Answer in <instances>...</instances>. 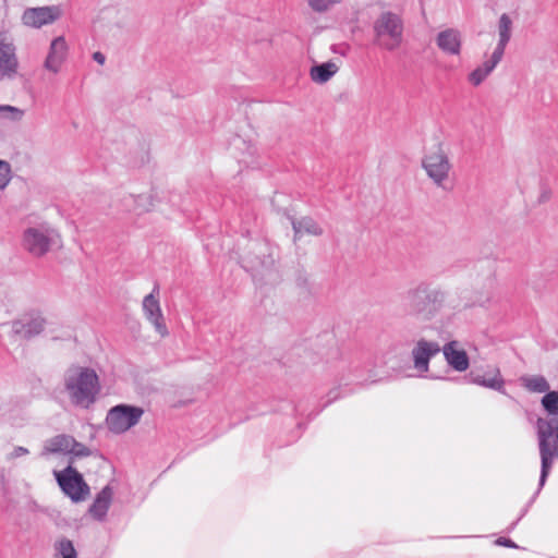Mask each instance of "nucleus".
<instances>
[{"label": "nucleus", "instance_id": "f257e3e1", "mask_svg": "<svg viewBox=\"0 0 558 558\" xmlns=\"http://www.w3.org/2000/svg\"><path fill=\"white\" fill-rule=\"evenodd\" d=\"M447 292L425 281L408 289L401 295V310L404 315L417 320L429 322L444 308Z\"/></svg>", "mask_w": 558, "mask_h": 558}, {"label": "nucleus", "instance_id": "f03ea898", "mask_svg": "<svg viewBox=\"0 0 558 558\" xmlns=\"http://www.w3.org/2000/svg\"><path fill=\"white\" fill-rule=\"evenodd\" d=\"M62 384L71 403L81 409H89L101 390L96 371L78 364H71L64 371Z\"/></svg>", "mask_w": 558, "mask_h": 558}, {"label": "nucleus", "instance_id": "7ed1b4c3", "mask_svg": "<svg viewBox=\"0 0 558 558\" xmlns=\"http://www.w3.org/2000/svg\"><path fill=\"white\" fill-rule=\"evenodd\" d=\"M536 435L541 456V474L538 487L525 505L529 508L535 502L546 484L555 460L558 459V420L545 421L543 417H538L536 421Z\"/></svg>", "mask_w": 558, "mask_h": 558}, {"label": "nucleus", "instance_id": "20e7f679", "mask_svg": "<svg viewBox=\"0 0 558 558\" xmlns=\"http://www.w3.org/2000/svg\"><path fill=\"white\" fill-rule=\"evenodd\" d=\"M536 435L541 456V474L538 487L525 505L529 508L535 502L546 484L555 460L558 459V420L545 421L543 417H538L536 421Z\"/></svg>", "mask_w": 558, "mask_h": 558}, {"label": "nucleus", "instance_id": "39448f33", "mask_svg": "<svg viewBox=\"0 0 558 558\" xmlns=\"http://www.w3.org/2000/svg\"><path fill=\"white\" fill-rule=\"evenodd\" d=\"M403 21L397 13L385 11L373 23L374 44L387 50L398 49L403 39Z\"/></svg>", "mask_w": 558, "mask_h": 558}, {"label": "nucleus", "instance_id": "423d86ee", "mask_svg": "<svg viewBox=\"0 0 558 558\" xmlns=\"http://www.w3.org/2000/svg\"><path fill=\"white\" fill-rule=\"evenodd\" d=\"M143 414L144 410L141 407L120 403L108 411L106 423L110 432L123 434L135 426Z\"/></svg>", "mask_w": 558, "mask_h": 558}, {"label": "nucleus", "instance_id": "0eeeda50", "mask_svg": "<svg viewBox=\"0 0 558 558\" xmlns=\"http://www.w3.org/2000/svg\"><path fill=\"white\" fill-rule=\"evenodd\" d=\"M53 474L62 493L73 502L85 500L89 494V486L76 469L68 465L62 471H54Z\"/></svg>", "mask_w": 558, "mask_h": 558}, {"label": "nucleus", "instance_id": "6e6552de", "mask_svg": "<svg viewBox=\"0 0 558 558\" xmlns=\"http://www.w3.org/2000/svg\"><path fill=\"white\" fill-rule=\"evenodd\" d=\"M422 167L437 186L446 189L444 182L448 179L451 163L440 144L437 145L435 150L425 154L422 159Z\"/></svg>", "mask_w": 558, "mask_h": 558}, {"label": "nucleus", "instance_id": "1a4fd4ad", "mask_svg": "<svg viewBox=\"0 0 558 558\" xmlns=\"http://www.w3.org/2000/svg\"><path fill=\"white\" fill-rule=\"evenodd\" d=\"M56 235L51 229L29 227L23 232L22 245L31 255L41 257L50 251Z\"/></svg>", "mask_w": 558, "mask_h": 558}, {"label": "nucleus", "instance_id": "9d476101", "mask_svg": "<svg viewBox=\"0 0 558 558\" xmlns=\"http://www.w3.org/2000/svg\"><path fill=\"white\" fill-rule=\"evenodd\" d=\"M62 15V9L59 5H46L27 8L22 15L24 25L33 28H40L52 24Z\"/></svg>", "mask_w": 558, "mask_h": 558}, {"label": "nucleus", "instance_id": "9b49d317", "mask_svg": "<svg viewBox=\"0 0 558 558\" xmlns=\"http://www.w3.org/2000/svg\"><path fill=\"white\" fill-rule=\"evenodd\" d=\"M440 351L441 348L436 341H428L424 338L417 340L411 353L414 368L421 373L428 372L430 359Z\"/></svg>", "mask_w": 558, "mask_h": 558}, {"label": "nucleus", "instance_id": "f8f14e48", "mask_svg": "<svg viewBox=\"0 0 558 558\" xmlns=\"http://www.w3.org/2000/svg\"><path fill=\"white\" fill-rule=\"evenodd\" d=\"M159 286L156 283L153 291L147 294L143 300V312L147 320H149L156 328V330L165 336L168 333L167 327L163 323V316L158 300Z\"/></svg>", "mask_w": 558, "mask_h": 558}, {"label": "nucleus", "instance_id": "ddd939ff", "mask_svg": "<svg viewBox=\"0 0 558 558\" xmlns=\"http://www.w3.org/2000/svg\"><path fill=\"white\" fill-rule=\"evenodd\" d=\"M466 379L470 384L488 388L508 396L507 390L505 388V379L500 373V369L497 367L489 369L485 374H481L476 371H471L468 374Z\"/></svg>", "mask_w": 558, "mask_h": 558}, {"label": "nucleus", "instance_id": "4468645a", "mask_svg": "<svg viewBox=\"0 0 558 558\" xmlns=\"http://www.w3.org/2000/svg\"><path fill=\"white\" fill-rule=\"evenodd\" d=\"M46 326V319L39 315H32L28 318L12 322V332L25 340H31L40 335Z\"/></svg>", "mask_w": 558, "mask_h": 558}, {"label": "nucleus", "instance_id": "2eb2a0df", "mask_svg": "<svg viewBox=\"0 0 558 558\" xmlns=\"http://www.w3.org/2000/svg\"><path fill=\"white\" fill-rule=\"evenodd\" d=\"M19 62L15 54V47L0 40V80H12L17 73Z\"/></svg>", "mask_w": 558, "mask_h": 558}, {"label": "nucleus", "instance_id": "dca6fc26", "mask_svg": "<svg viewBox=\"0 0 558 558\" xmlns=\"http://www.w3.org/2000/svg\"><path fill=\"white\" fill-rule=\"evenodd\" d=\"M66 49L68 46L64 37H56L50 44L49 52L44 63L45 69L58 73L65 59Z\"/></svg>", "mask_w": 558, "mask_h": 558}, {"label": "nucleus", "instance_id": "f3484780", "mask_svg": "<svg viewBox=\"0 0 558 558\" xmlns=\"http://www.w3.org/2000/svg\"><path fill=\"white\" fill-rule=\"evenodd\" d=\"M444 356L450 367L457 372H465L470 366L468 353L462 349H457V342L450 341L441 349Z\"/></svg>", "mask_w": 558, "mask_h": 558}, {"label": "nucleus", "instance_id": "a211bd4d", "mask_svg": "<svg viewBox=\"0 0 558 558\" xmlns=\"http://www.w3.org/2000/svg\"><path fill=\"white\" fill-rule=\"evenodd\" d=\"M113 496V490L109 485H106L95 497L93 504L90 505L88 512L90 515L99 521H105L108 510L111 505Z\"/></svg>", "mask_w": 558, "mask_h": 558}, {"label": "nucleus", "instance_id": "6ab92c4d", "mask_svg": "<svg viewBox=\"0 0 558 558\" xmlns=\"http://www.w3.org/2000/svg\"><path fill=\"white\" fill-rule=\"evenodd\" d=\"M438 48L447 54H459L461 51V36L459 31L447 28L438 33L436 37Z\"/></svg>", "mask_w": 558, "mask_h": 558}, {"label": "nucleus", "instance_id": "aec40b11", "mask_svg": "<svg viewBox=\"0 0 558 558\" xmlns=\"http://www.w3.org/2000/svg\"><path fill=\"white\" fill-rule=\"evenodd\" d=\"M294 232V241L302 238L304 233L319 236L324 233L323 228L312 217L305 216L301 219L289 217Z\"/></svg>", "mask_w": 558, "mask_h": 558}, {"label": "nucleus", "instance_id": "412c9836", "mask_svg": "<svg viewBox=\"0 0 558 558\" xmlns=\"http://www.w3.org/2000/svg\"><path fill=\"white\" fill-rule=\"evenodd\" d=\"M74 437L65 434L57 435L50 439H47L44 445L41 456L51 453H70L71 444H73Z\"/></svg>", "mask_w": 558, "mask_h": 558}, {"label": "nucleus", "instance_id": "4be33fe9", "mask_svg": "<svg viewBox=\"0 0 558 558\" xmlns=\"http://www.w3.org/2000/svg\"><path fill=\"white\" fill-rule=\"evenodd\" d=\"M125 210L134 211L137 215L150 210L153 206L151 197L145 194H130L123 198Z\"/></svg>", "mask_w": 558, "mask_h": 558}, {"label": "nucleus", "instance_id": "5701e85b", "mask_svg": "<svg viewBox=\"0 0 558 558\" xmlns=\"http://www.w3.org/2000/svg\"><path fill=\"white\" fill-rule=\"evenodd\" d=\"M338 71V66L331 62H323L311 68L310 75L313 82L324 84L328 82Z\"/></svg>", "mask_w": 558, "mask_h": 558}, {"label": "nucleus", "instance_id": "b1692460", "mask_svg": "<svg viewBox=\"0 0 558 558\" xmlns=\"http://www.w3.org/2000/svg\"><path fill=\"white\" fill-rule=\"evenodd\" d=\"M511 26L512 21L509 17V15L506 13L501 14L498 23L499 40L495 49L505 52L506 46L508 45L511 38Z\"/></svg>", "mask_w": 558, "mask_h": 558}, {"label": "nucleus", "instance_id": "393cba45", "mask_svg": "<svg viewBox=\"0 0 558 558\" xmlns=\"http://www.w3.org/2000/svg\"><path fill=\"white\" fill-rule=\"evenodd\" d=\"M522 386L531 392L544 393L549 390V384L542 375L522 376Z\"/></svg>", "mask_w": 558, "mask_h": 558}, {"label": "nucleus", "instance_id": "a878e982", "mask_svg": "<svg viewBox=\"0 0 558 558\" xmlns=\"http://www.w3.org/2000/svg\"><path fill=\"white\" fill-rule=\"evenodd\" d=\"M541 403L544 410L547 412L548 416H550L548 420L544 418L545 421H555L558 420V391L556 390H548L547 392H544Z\"/></svg>", "mask_w": 558, "mask_h": 558}, {"label": "nucleus", "instance_id": "bb28decb", "mask_svg": "<svg viewBox=\"0 0 558 558\" xmlns=\"http://www.w3.org/2000/svg\"><path fill=\"white\" fill-rule=\"evenodd\" d=\"M57 558H77L76 549L73 542L63 537L56 543Z\"/></svg>", "mask_w": 558, "mask_h": 558}, {"label": "nucleus", "instance_id": "cd10ccee", "mask_svg": "<svg viewBox=\"0 0 558 558\" xmlns=\"http://www.w3.org/2000/svg\"><path fill=\"white\" fill-rule=\"evenodd\" d=\"M24 111L10 105H0V118L17 122L22 120Z\"/></svg>", "mask_w": 558, "mask_h": 558}, {"label": "nucleus", "instance_id": "c85d7f7f", "mask_svg": "<svg viewBox=\"0 0 558 558\" xmlns=\"http://www.w3.org/2000/svg\"><path fill=\"white\" fill-rule=\"evenodd\" d=\"M340 2L341 0H307L308 7L316 13L327 12Z\"/></svg>", "mask_w": 558, "mask_h": 558}, {"label": "nucleus", "instance_id": "c756f323", "mask_svg": "<svg viewBox=\"0 0 558 558\" xmlns=\"http://www.w3.org/2000/svg\"><path fill=\"white\" fill-rule=\"evenodd\" d=\"M504 53L505 52L498 49H494L490 59L485 61L482 65H480V68H482L489 75L497 66V64L501 61Z\"/></svg>", "mask_w": 558, "mask_h": 558}, {"label": "nucleus", "instance_id": "7c9ffc66", "mask_svg": "<svg viewBox=\"0 0 558 558\" xmlns=\"http://www.w3.org/2000/svg\"><path fill=\"white\" fill-rule=\"evenodd\" d=\"M11 181V166L8 161L0 159V190L5 189Z\"/></svg>", "mask_w": 558, "mask_h": 558}, {"label": "nucleus", "instance_id": "2f4dec72", "mask_svg": "<svg viewBox=\"0 0 558 558\" xmlns=\"http://www.w3.org/2000/svg\"><path fill=\"white\" fill-rule=\"evenodd\" d=\"M69 454H72L73 457H76V458H85V457H89L92 454V450L88 447H86L84 444L78 442L74 438L73 444H71V449H70Z\"/></svg>", "mask_w": 558, "mask_h": 558}, {"label": "nucleus", "instance_id": "473e14b6", "mask_svg": "<svg viewBox=\"0 0 558 558\" xmlns=\"http://www.w3.org/2000/svg\"><path fill=\"white\" fill-rule=\"evenodd\" d=\"M487 76L488 74L482 68L477 66L469 74V82L474 86H478Z\"/></svg>", "mask_w": 558, "mask_h": 558}, {"label": "nucleus", "instance_id": "72a5a7b5", "mask_svg": "<svg viewBox=\"0 0 558 558\" xmlns=\"http://www.w3.org/2000/svg\"><path fill=\"white\" fill-rule=\"evenodd\" d=\"M328 399L327 401L323 404V407L316 412L314 413V416L317 415L324 408H326L328 404H330L331 402L338 400L341 396H340V388L337 387V388H333L331 389L328 395H327Z\"/></svg>", "mask_w": 558, "mask_h": 558}, {"label": "nucleus", "instance_id": "f704fd0d", "mask_svg": "<svg viewBox=\"0 0 558 558\" xmlns=\"http://www.w3.org/2000/svg\"><path fill=\"white\" fill-rule=\"evenodd\" d=\"M495 544L498 545V546H504V547H508V548H520L512 539L508 538V537H498L496 541H495Z\"/></svg>", "mask_w": 558, "mask_h": 558}, {"label": "nucleus", "instance_id": "c9c22d12", "mask_svg": "<svg viewBox=\"0 0 558 558\" xmlns=\"http://www.w3.org/2000/svg\"><path fill=\"white\" fill-rule=\"evenodd\" d=\"M28 453H29V451L27 448H25L23 446H16V447H14L13 451L10 453L9 459H16V458L26 456Z\"/></svg>", "mask_w": 558, "mask_h": 558}, {"label": "nucleus", "instance_id": "e433bc0d", "mask_svg": "<svg viewBox=\"0 0 558 558\" xmlns=\"http://www.w3.org/2000/svg\"><path fill=\"white\" fill-rule=\"evenodd\" d=\"M93 60L99 64H104L106 61V56L100 51H96L93 53Z\"/></svg>", "mask_w": 558, "mask_h": 558}, {"label": "nucleus", "instance_id": "4c0bfd02", "mask_svg": "<svg viewBox=\"0 0 558 558\" xmlns=\"http://www.w3.org/2000/svg\"><path fill=\"white\" fill-rule=\"evenodd\" d=\"M298 286L305 287L307 284V278L304 275H299L296 278Z\"/></svg>", "mask_w": 558, "mask_h": 558}, {"label": "nucleus", "instance_id": "58836bf2", "mask_svg": "<svg viewBox=\"0 0 558 558\" xmlns=\"http://www.w3.org/2000/svg\"><path fill=\"white\" fill-rule=\"evenodd\" d=\"M293 412L299 414V415H303L304 414V410L302 409V405L299 403L296 405H293Z\"/></svg>", "mask_w": 558, "mask_h": 558}, {"label": "nucleus", "instance_id": "ea45409f", "mask_svg": "<svg viewBox=\"0 0 558 558\" xmlns=\"http://www.w3.org/2000/svg\"><path fill=\"white\" fill-rule=\"evenodd\" d=\"M529 509H530V508H529L527 506H525V507L521 510V513H520V515H519V518H518V521H520V520H521V519H522V518H523V517L529 512Z\"/></svg>", "mask_w": 558, "mask_h": 558}, {"label": "nucleus", "instance_id": "a19ab883", "mask_svg": "<svg viewBox=\"0 0 558 558\" xmlns=\"http://www.w3.org/2000/svg\"><path fill=\"white\" fill-rule=\"evenodd\" d=\"M520 521H518V519L515 521H513L510 526L507 529L508 532H511L515 529V526L518 525Z\"/></svg>", "mask_w": 558, "mask_h": 558}, {"label": "nucleus", "instance_id": "79ce46f5", "mask_svg": "<svg viewBox=\"0 0 558 558\" xmlns=\"http://www.w3.org/2000/svg\"><path fill=\"white\" fill-rule=\"evenodd\" d=\"M549 198L548 194L547 193H543L542 196H541V199L539 202H545Z\"/></svg>", "mask_w": 558, "mask_h": 558}]
</instances>
